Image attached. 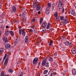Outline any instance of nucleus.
<instances>
[{"label": "nucleus", "mask_w": 76, "mask_h": 76, "mask_svg": "<svg viewBox=\"0 0 76 76\" xmlns=\"http://www.w3.org/2000/svg\"><path fill=\"white\" fill-rule=\"evenodd\" d=\"M5 76H10L9 75H5Z\"/></svg>", "instance_id": "58"}, {"label": "nucleus", "mask_w": 76, "mask_h": 76, "mask_svg": "<svg viewBox=\"0 0 76 76\" xmlns=\"http://www.w3.org/2000/svg\"><path fill=\"white\" fill-rule=\"evenodd\" d=\"M22 35L23 36H25V35H26V33L25 32V31H24V30H23L22 31Z\"/></svg>", "instance_id": "17"}, {"label": "nucleus", "mask_w": 76, "mask_h": 76, "mask_svg": "<svg viewBox=\"0 0 76 76\" xmlns=\"http://www.w3.org/2000/svg\"><path fill=\"white\" fill-rule=\"evenodd\" d=\"M8 61H9V58H7L5 61H6V62H8Z\"/></svg>", "instance_id": "43"}, {"label": "nucleus", "mask_w": 76, "mask_h": 76, "mask_svg": "<svg viewBox=\"0 0 76 76\" xmlns=\"http://www.w3.org/2000/svg\"><path fill=\"white\" fill-rule=\"evenodd\" d=\"M64 44L66 45H69V42L68 41H66L65 42Z\"/></svg>", "instance_id": "19"}, {"label": "nucleus", "mask_w": 76, "mask_h": 76, "mask_svg": "<svg viewBox=\"0 0 76 76\" xmlns=\"http://www.w3.org/2000/svg\"><path fill=\"white\" fill-rule=\"evenodd\" d=\"M40 63H41V62H39V63H38V65L39 66H40Z\"/></svg>", "instance_id": "55"}, {"label": "nucleus", "mask_w": 76, "mask_h": 76, "mask_svg": "<svg viewBox=\"0 0 76 76\" xmlns=\"http://www.w3.org/2000/svg\"><path fill=\"white\" fill-rule=\"evenodd\" d=\"M31 28L33 29H34L35 28V26H31Z\"/></svg>", "instance_id": "44"}, {"label": "nucleus", "mask_w": 76, "mask_h": 76, "mask_svg": "<svg viewBox=\"0 0 76 76\" xmlns=\"http://www.w3.org/2000/svg\"><path fill=\"white\" fill-rule=\"evenodd\" d=\"M60 20H64V17L63 16H61L60 17Z\"/></svg>", "instance_id": "29"}, {"label": "nucleus", "mask_w": 76, "mask_h": 76, "mask_svg": "<svg viewBox=\"0 0 76 76\" xmlns=\"http://www.w3.org/2000/svg\"><path fill=\"white\" fill-rule=\"evenodd\" d=\"M17 42H18V39H16V41L14 42V44L15 45H16L17 44Z\"/></svg>", "instance_id": "36"}, {"label": "nucleus", "mask_w": 76, "mask_h": 76, "mask_svg": "<svg viewBox=\"0 0 76 76\" xmlns=\"http://www.w3.org/2000/svg\"><path fill=\"white\" fill-rule=\"evenodd\" d=\"M16 8L15 6H13L12 7V9L10 11L11 13L13 14V13H16Z\"/></svg>", "instance_id": "3"}, {"label": "nucleus", "mask_w": 76, "mask_h": 76, "mask_svg": "<svg viewBox=\"0 0 76 76\" xmlns=\"http://www.w3.org/2000/svg\"><path fill=\"white\" fill-rule=\"evenodd\" d=\"M10 35H11L12 36H14V33H13V31H10Z\"/></svg>", "instance_id": "21"}, {"label": "nucleus", "mask_w": 76, "mask_h": 76, "mask_svg": "<svg viewBox=\"0 0 76 76\" xmlns=\"http://www.w3.org/2000/svg\"><path fill=\"white\" fill-rule=\"evenodd\" d=\"M42 31L43 33H45L46 32V29L45 28H42Z\"/></svg>", "instance_id": "28"}, {"label": "nucleus", "mask_w": 76, "mask_h": 76, "mask_svg": "<svg viewBox=\"0 0 76 76\" xmlns=\"http://www.w3.org/2000/svg\"><path fill=\"white\" fill-rule=\"evenodd\" d=\"M6 28H7V29H9V26H6Z\"/></svg>", "instance_id": "53"}, {"label": "nucleus", "mask_w": 76, "mask_h": 76, "mask_svg": "<svg viewBox=\"0 0 76 76\" xmlns=\"http://www.w3.org/2000/svg\"><path fill=\"white\" fill-rule=\"evenodd\" d=\"M63 22L64 24H66L69 23V20L68 18L66 17H65L64 20Z\"/></svg>", "instance_id": "4"}, {"label": "nucleus", "mask_w": 76, "mask_h": 76, "mask_svg": "<svg viewBox=\"0 0 76 76\" xmlns=\"http://www.w3.org/2000/svg\"><path fill=\"white\" fill-rule=\"evenodd\" d=\"M35 19H33L31 20V22H35Z\"/></svg>", "instance_id": "47"}, {"label": "nucleus", "mask_w": 76, "mask_h": 76, "mask_svg": "<svg viewBox=\"0 0 76 76\" xmlns=\"http://www.w3.org/2000/svg\"><path fill=\"white\" fill-rule=\"evenodd\" d=\"M39 60V59L38 58H35L33 60V63L34 64H37V62H38V60Z\"/></svg>", "instance_id": "5"}, {"label": "nucleus", "mask_w": 76, "mask_h": 76, "mask_svg": "<svg viewBox=\"0 0 76 76\" xmlns=\"http://www.w3.org/2000/svg\"><path fill=\"white\" fill-rule=\"evenodd\" d=\"M36 1H37V0H34V1L33 4V6H35V5L36 4Z\"/></svg>", "instance_id": "30"}, {"label": "nucleus", "mask_w": 76, "mask_h": 76, "mask_svg": "<svg viewBox=\"0 0 76 76\" xmlns=\"http://www.w3.org/2000/svg\"><path fill=\"white\" fill-rule=\"evenodd\" d=\"M64 24V22H63H63H61V25H63Z\"/></svg>", "instance_id": "49"}, {"label": "nucleus", "mask_w": 76, "mask_h": 76, "mask_svg": "<svg viewBox=\"0 0 76 76\" xmlns=\"http://www.w3.org/2000/svg\"><path fill=\"white\" fill-rule=\"evenodd\" d=\"M63 0H59L58 4V6L59 9H61L63 8Z\"/></svg>", "instance_id": "2"}, {"label": "nucleus", "mask_w": 76, "mask_h": 76, "mask_svg": "<svg viewBox=\"0 0 76 76\" xmlns=\"http://www.w3.org/2000/svg\"><path fill=\"white\" fill-rule=\"evenodd\" d=\"M45 76H48V75H46Z\"/></svg>", "instance_id": "61"}, {"label": "nucleus", "mask_w": 76, "mask_h": 76, "mask_svg": "<svg viewBox=\"0 0 76 76\" xmlns=\"http://www.w3.org/2000/svg\"><path fill=\"white\" fill-rule=\"evenodd\" d=\"M62 12H63V13H64V9L63 8L62 9Z\"/></svg>", "instance_id": "51"}, {"label": "nucleus", "mask_w": 76, "mask_h": 76, "mask_svg": "<svg viewBox=\"0 0 76 76\" xmlns=\"http://www.w3.org/2000/svg\"><path fill=\"white\" fill-rule=\"evenodd\" d=\"M31 32H32V31H33V30H32V29H31Z\"/></svg>", "instance_id": "60"}, {"label": "nucleus", "mask_w": 76, "mask_h": 76, "mask_svg": "<svg viewBox=\"0 0 76 76\" xmlns=\"http://www.w3.org/2000/svg\"><path fill=\"white\" fill-rule=\"evenodd\" d=\"M1 8V5H0V9Z\"/></svg>", "instance_id": "57"}, {"label": "nucleus", "mask_w": 76, "mask_h": 76, "mask_svg": "<svg viewBox=\"0 0 76 76\" xmlns=\"http://www.w3.org/2000/svg\"><path fill=\"white\" fill-rule=\"evenodd\" d=\"M56 72H53V73H52V74H51V76H55L56 75Z\"/></svg>", "instance_id": "26"}, {"label": "nucleus", "mask_w": 76, "mask_h": 76, "mask_svg": "<svg viewBox=\"0 0 76 76\" xmlns=\"http://www.w3.org/2000/svg\"><path fill=\"white\" fill-rule=\"evenodd\" d=\"M1 76H4V72H1Z\"/></svg>", "instance_id": "34"}, {"label": "nucleus", "mask_w": 76, "mask_h": 76, "mask_svg": "<svg viewBox=\"0 0 76 76\" xmlns=\"http://www.w3.org/2000/svg\"><path fill=\"white\" fill-rule=\"evenodd\" d=\"M9 73H13V70H12L11 69H9Z\"/></svg>", "instance_id": "32"}, {"label": "nucleus", "mask_w": 76, "mask_h": 76, "mask_svg": "<svg viewBox=\"0 0 76 76\" xmlns=\"http://www.w3.org/2000/svg\"><path fill=\"white\" fill-rule=\"evenodd\" d=\"M49 60L50 61H53V59L52 57H50L49 58Z\"/></svg>", "instance_id": "24"}, {"label": "nucleus", "mask_w": 76, "mask_h": 76, "mask_svg": "<svg viewBox=\"0 0 76 76\" xmlns=\"http://www.w3.org/2000/svg\"><path fill=\"white\" fill-rule=\"evenodd\" d=\"M9 32L7 30L6 31L5 33V35L6 36H7L9 35Z\"/></svg>", "instance_id": "16"}, {"label": "nucleus", "mask_w": 76, "mask_h": 76, "mask_svg": "<svg viewBox=\"0 0 76 76\" xmlns=\"http://www.w3.org/2000/svg\"><path fill=\"white\" fill-rule=\"evenodd\" d=\"M7 57V54H5L4 56V58H3V60H5V59H6V57Z\"/></svg>", "instance_id": "37"}, {"label": "nucleus", "mask_w": 76, "mask_h": 76, "mask_svg": "<svg viewBox=\"0 0 76 76\" xmlns=\"http://www.w3.org/2000/svg\"><path fill=\"white\" fill-rule=\"evenodd\" d=\"M55 18L56 22H58V21L60 20V17H59V16H58L57 17H56Z\"/></svg>", "instance_id": "15"}, {"label": "nucleus", "mask_w": 76, "mask_h": 76, "mask_svg": "<svg viewBox=\"0 0 76 76\" xmlns=\"http://www.w3.org/2000/svg\"><path fill=\"white\" fill-rule=\"evenodd\" d=\"M71 13L72 15H73L74 16H76V14H75V11L74 10H71Z\"/></svg>", "instance_id": "10"}, {"label": "nucleus", "mask_w": 76, "mask_h": 76, "mask_svg": "<svg viewBox=\"0 0 76 76\" xmlns=\"http://www.w3.org/2000/svg\"><path fill=\"white\" fill-rule=\"evenodd\" d=\"M72 53L73 54H75L76 53V49H73L72 50Z\"/></svg>", "instance_id": "14"}, {"label": "nucleus", "mask_w": 76, "mask_h": 76, "mask_svg": "<svg viewBox=\"0 0 76 76\" xmlns=\"http://www.w3.org/2000/svg\"><path fill=\"white\" fill-rule=\"evenodd\" d=\"M33 33L34 34H37V30H34L33 31Z\"/></svg>", "instance_id": "39"}, {"label": "nucleus", "mask_w": 76, "mask_h": 76, "mask_svg": "<svg viewBox=\"0 0 76 76\" xmlns=\"http://www.w3.org/2000/svg\"><path fill=\"white\" fill-rule=\"evenodd\" d=\"M7 62H6L5 61L4 63V65L5 66H6V65H7Z\"/></svg>", "instance_id": "41"}, {"label": "nucleus", "mask_w": 76, "mask_h": 76, "mask_svg": "<svg viewBox=\"0 0 76 76\" xmlns=\"http://www.w3.org/2000/svg\"><path fill=\"white\" fill-rule=\"evenodd\" d=\"M25 42H28V40H29V37L28 36H26L25 38Z\"/></svg>", "instance_id": "11"}, {"label": "nucleus", "mask_w": 76, "mask_h": 76, "mask_svg": "<svg viewBox=\"0 0 76 76\" xmlns=\"http://www.w3.org/2000/svg\"><path fill=\"white\" fill-rule=\"evenodd\" d=\"M37 44L39 45V44H40V42H37Z\"/></svg>", "instance_id": "52"}, {"label": "nucleus", "mask_w": 76, "mask_h": 76, "mask_svg": "<svg viewBox=\"0 0 76 76\" xmlns=\"http://www.w3.org/2000/svg\"><path fill=\"white\" fill-rule=\"evenodd\" d=\"M1 31L0 30V37L1 36Z\"/></svg>", "instance_id": "54"}, {"label": "nucleus", "mask_w": 76, "mask_h": 76, "mask_svg": "<svg viewBox=\"0 0 76 76\" xmlns=\"http://www.w3.org/2000/svg\"><path fill=\"white\" fill-rule=\"evenodd\" d=\"M57 56V55H56L55 56Z\"/></svg>", "instance_id": "63"}, {"label": "nucleus", "mask_w": 76, "mask_h": 76, "mask_svg": "<svg viewBox=\"0 0 76 76\" xmlns=\"http://www.w3.org/2000/svg\"><path fill=\"white\" fill-rule=\"evenodd\" d=\"M19 34L20 35V34H21V31H22V29H19Z\"/></svg>", "instance_id": "42"}, {"label": "nucleus", "mask_w": 76, "mask_h": 76, "mask_svg": "<svg viewBox=\"0 0 76 76\" xmlns=\"http://www.w3.org/2000/svg\"><path fill=\"white\" fill-rule=\"evenodd\" d=\"M19 29H21V27H19Z\"/></svg>", "instance_id": "59"}, {"label": "nucleus", "mask_w": 76, "mask_h": 76, "mask_svg": "<svg viewBox=\"0 0 76 76\" xmlns=\"http://www.w3.org/2000/svg\"><path fill=\"white\" fill-rule=\"evenodd\" d=\"M42 28H45L47 26V23L45 22H43L42 25Z\"/></svg>", "instance_id": "8"}, {"label": "nucleus", "mask_w": 76, "mask_h": 76, "mask_svg": "<svg viewBox=\"0 0 76 76\" xmlns=\"http://www.w3.org/2000/svg\"><path fill=\"white\" fill-rule=\"evenodd\" d=\"M21 16H22V15H21V14H20L19 15V16L20 17H21Z\"/></svg>", "instance_id": "56"}, {"label": "nucleus", "mask_w": 76, "mask_h": 76, "mask_svg": "<svg viewBox=\"0 0 76 76\" xmlns=\"http://www.w3.org/2000/svg\"><path fill=\"white\" fill-rule=\"evenodd\" d=\"M23 20L24 22H26V17H24L23 18Z\"/></svg>", "instance_id": "23"}, {"label": "nucleus", "mask_w": 76, "mask_h": 76, "mask_svg": "<svg viewBox=\"0 0 76 76\" xmlns=\"http://www.w3.org/2000/svg\"><path fill=\"white\" fill-rule=\"evenodd\" d=\"M48 7H51V4L50 3L48 4Z\"/></svg>", "instance_id": "38"}, {"label": "nucleus", "mask_w": 76, "mask_h": 76, "mask_svg": "<svg viewBox=\"0 0 76 76\" xmlns=\"http://www.w3.org/2000/svg\"><path fill=\"white\" fill-rule=\"evenodd\" d=\"M46 10H48V11H50V8H49V7H47L46 8Z\"/></svg>", "instance_id": "46"}, {"label": "nucleus", "mask_w": 76, "mask_h": 76, "mask_svg": "<svg viewBox=\"0 0 76 76\" xmlns=\"http://www.w3.org/2000/svg\"><path fill=\"white\" fill-rule=\"evenodd\" d=\"M11 45H10V44L9 43L6 44L5 45V48H6L7 49V48H9L10 47Z\"/></svg>", "instance_id": "7"}, {"label": "nucleus", "mask_w": 76, "mask_h": 76, "mask_svg": "<svg viewBox=\"0 0 76 76\" xmlns=\"http://www.w3.org/2000/svg\"><path fill=\"white\" fill-rule=\"evenodd\" d=\"M3 49H0V54H1L3 53Z\"/></svg>", "instance_id": "22"}, {"label": "nucleus", "mask_w": 76, "mask_h": 76, "mask_svg": "<svg viewBox=\"0 0 76 76\" xmlns=\"http://www.w3.org/2000/svg\"><path fill=\"white\" fill-rule=\"evenodd\" d=\"M55 7H56V4L54 3H53L52 4V10H54V9L55 8Z\"/></svg>", "instance_id": "12"}, {"label": "nucleus", "mask_w": 76, "mask_h": 76, "mask_svg": "<svg viewBox=\"0 0 76 76\" xmlns=\"http://www.w3.org/2000/svg\"><path fill=\"white\" fill-rule=\"evenodd\" d=\"M3 17H4V16H3Z\"/></svg>", "instance_id": "64"}, {"label": "nucleus", "mask_w": 76, "mask_h": 76, "mask_svg": "<svg viewBox=\"0 0 76 76\" xmlns=\"http://www.w3.org/2000/svg\"><path fill=\"white\" fill-rule=\"evenodd\" d=\"M1 61V59H0V61Z\"/></svg>", "instance_id": "62"}, {"label": "nucleus", "mask_w": 76, "mask_h": 76, "mask_svg": "<svg viewBox=\"0 0 76 76\" xmlns=\"http://www.w3.org/2000/svg\"><path fill=\"white\" fill-rule=\"evenodd\" d=\"M43 60L42 62V66H44L45 65L46 67H49L48 62H47V63H46L47 61V60H48L47 58H43Z\"/></svg>", "instance_id": "1"}, {"label": "nucleus", "mask_w": 76, "mask_h": 76, "mask_svg": "<svg viewBox=\"0 0 76 76\" xmlns=\"http://www.w3.org/2000/svg\"><path fill=\"white\" fill-rule=\"evenodd\" d=\"M51 74H52V73L51 72L49 71L48 73V75H51Z\"/></svg>", "instance_id": "45"}, {"label": "nucleus", "mask_w": 76, "mask_h": 76, "mask_svg": "<svg viewBox=\"0 0 76 76\" xmlns=\"http://www.w3.org/2000/svg\"><path fill=\"white\" fill-rule=\"evenodd\" d=\"M72 73L73 75H76V70L75 69H73L72 70Z\"/></svg>", "instance_id": "13"}, {"label": "nucleus", "mask_w": 76, "mask_h": 76, "mask_svg": "<svg viewBox=\"0 0 76 76\" xmlns=\"http://www.w3.org/2000/svg\"><path fill=\"white\" fill-rule=\"evenodd\" d=\"M52 43H53V40H51L49 43L50 47L51 45H52Z\"/></svg>", "instance_id": "35"}, {"label": "nucleus", "mask_w": 76, "mask_h": 76, "mask_svg": "<svg viewBox=\"0 0 76 76\" xmlns=\"http://www.w3.org/2000/svg\"><path fill=\"white\" fill-rule=\"evenodd\" d=\"M43 20V18H41L40 19V23L41 24L42 23V21Z\"/></svg>", "instance_id": "31"}, {"label": "nucleus", "mask_w": 76, "mask_h": 76, "mask_svg": "<svg viewBox=\"0 0 76 76\" xmlns=\"http://www.w3.org/2000/svg\"><path fill=\"white\" fill-rule=\"evenodd\" d=\"M2 39L3 41L5 42V43H6V42H8V40H7V39L6 38L4 37H2Z\"/></svg>", "instance_id": "9"}, {"label": "nucleus", "mask_w": 76, "mask_h": 76, "mask_svg": "<svg viewBox=\"0 0 76 76\" xmlns=\"http://www.w3.org/2000/svg\"><path fill=\"white\" fill-rule=\"evenodd\" d=\"M38 14H39V15L41 14V12L40 11H38Z\"/></svg>", "instance_id": "50"}, {"label": "nucleus", "mask_w": 76, "mask_h": 76, "mask_svg": "<svg viewBox=\"0 0 76 76\" xmlns=\"http://www.w3.org/2000/svg\"><path fill=\"white\" fill-rule=\"evenodd\" d=\"M48 73V70H45L44 71L43 73L45 74H47Z\"/></svg>", "instance_id": "33"}, {"label": "nucleus", "mask_w": 76, "mask_h": 76, "mask_svg": "<svg viewBox=\"0 0 76 76\" xmlns=\"http://www.w3.org/2000/svg\"><path fill=\"white\" fill-rule=\"evenodd\" d=\"M54 16L55 17L58 16V13L57 12H55V13L54 14Z\"/></svg>", "instance_id": "18"}, {"label": "nucleus", "mask_w": 76, "mask_h": 76, "mask_svg": "<svg viewBox=\"0 0 76 76\" xmlns=\"http://www.w3.org/2000/svg\"><path fill=\"white\" fill-rule=\"evenodd\" d=\"M41 7V3H39L36 7V10L37 11H39L40 9V8Z\"/></svg>", "instance_id": "6"}, {"label": "nucleus", "mask_w": 76, "mask_h": 76, "mask_svg": "<svg viewBox=\"0 0 76 76\" xmlns=\"http://www.w3.org/2000/svg\"><path fill=\"white\" fill-rule=\"evenodd\" d=\"M23 75V73L21 72L19 73V76H22Z\"/></svg>", "instance_id": "40"}, {"label": "nucleus", "mask_w": 76, "mask_h": 76, "mask_svg": "<svg viewBox=\"0 0 76 76\" xmlns=\"http://www.w3.org/2000/svg\"><path fill=\"white\" fill-rule=\"evenodd\" d=\"M15 22H16V23H18L19 22V20H15Z\"/></svg>", "instance_id": "48"}, {"label": "nucleus", "mask_w": 76, "mask_h": 76, "mask_svg": "<svg viewBox=\"0 0 76 76\" xmlns=\"http://www.w3.org/2000/svg\"><path fill=\"white\" fill-rule=\"evenodd\" d=\"M50 23H49L48 24V25L46 27V28L47 29H49V28H50Z\"/></svg>", "instance_id": "20"}, {"label": "nucleus", "mask_w": 76, "mask_h": 76, "mask_svg": "<svg viewBox=\"0 0 76 76\" xmlns=\"http://www.w3.org/2000/svg\"><path fill=\"white\" fill-rule=\"evenodd\" d=\"M69 45L71 48H72L73 47V45H72V43L71 42H70L69 43Z\"/></svg>", "instance_id": "27"}, {"label": "nucleus", "mask_w": 76, "mask_h": 76, "mask_svg": "<svg viewBox=\"0 0 76 76\" xmlns=\"http://www.w3.org/2000/svg\"><path fill=\"white\" fill-rule=\"evenodd\" d=\"M45 13L46 15H48L50 13V11L45 10Z\"/></svg>", "instance_id": "25"}]
</instances>
